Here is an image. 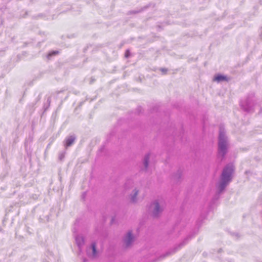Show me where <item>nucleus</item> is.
Listing matches in <instances>:
<instances>
[{
    "mask_svg": "<svg viewBox=\"0 0 262 262\" xmlns=\"http://www.w3.org/2000/svg\"><path fill=\"white\" fill-rule=\"evenodd\" d=\"M234 171V166L232 163L227 164L223 168L218 186L219 193L223 191L227 185L232 180V175Z\"/></svg>",
    "mask_w": 262,
    "mask_h": 262,
    "instance_id": "f257e3e1",
    "label": "nucleus"
},
{
    "mask_svg": "<svg viewBox=\"0 0 262 262\" xmlns=\"http://www.w3.org/2000/svg\"><path fill=\"white\" fill-rule=\"evenodd\" d=\"M255 104L254 94L249 93L245 100H241L240 105L242 108L247 113H250L253 111V107Z\"/></svg>",
    "mask_w": 262,
    "mask_h": 262,
    "instance_id": "f03ea898",
    "label": "nucleus"
},
{
    "mask_svg": "<svg viewBox=\"0 0 262 262\" xmlns=\"http://www.w3.org/2000/svg\"><path fill=\"white\" fill-rule=\"evenodd\" d=\"M228 152L227 142H218L217 157L222 161Z\"/></svg>",
    "mask_w": 262,
    "mask_h": 262,
    "instance_id": "7ed1b4c3",
    "label": "nucleus"
},
{
    "mask_svg": "<svg viewBox=\"0 0 262 262\" xmlns=\"http://www.w3.org/2000/svg\"><path fill=\"white\" fill-rule=\"evenodd\" d=\"M149 209L154 217H158L163 210V207L160 205L157 201H155L150 204Z\"/></svg>",
    "mask_w": 262,
    "mask_h": 262,
    "instance_id": "20e7f679",
    "label": "nucleus"
},
{
    "mask_svg": "<svg viewBox=\"0 0 262 262\" xmlns=\"http://www.w3.org/2000/svg\"><path fill=\"white\" fill-rule=\"evenodd\" d=\"M86 253L88 256L96 257L97 255V251L96 249V244L95 243H92L91 247L87 249Z\"/></svg>",
    "mask_w": 262,
    "mask_h": 262,
    "instance_id": "39448f33",
    "label": "nucleus"
},
{
    "mask_svg": "<svg viewBox=\"0 0 262 262\" xmlns=\"http://www.w3.org/2000/svg\"><path fill=\"white\" fill-rule=\"evenodd\" d=\"M134 240V237L132 233V231L128 232L127 235L124 238V242L126 247L131 245Z\"/></svg>",
    "mask_w": 262,
    "mask_h": 262,
    "instance_id": "423d86ee",
    "label": "nucleus"
},
{
    "mask_svg": "<svg viewBox=\"0 0 262 262\" xmlns=\"http://www.w3.org/2000/svg\"><path fill=\"white\" fill-rule=\"evenodd\" d=\"M76 136L72 135L67 137L64 140V147L66 148L71 146L75 142L76 140Z\"/></svg>",
    "mask_w": 262,
    "mask_h": 262,
    "instance_id": "0eeeda50",
    "label": "nucleus"
},
{
    "mask_svg": "<svg viewBox=\"0 0 262 262\" xmlns=\"http://www.w3.org/2000/svg\"><path fill=\"white\" fill-rule=\"evenodd\" d=\"M75 241L76 244L78 247L79 251L80 252L81 251L82 247L84 245V239L83 236L81 235H76L75 236Z\"/></svg>",
    "mask_w": 262,
    "mask_h": 262,
    "instance_id": "6e6552de",
    "label": "nucleus"
},
{
    "mask_svg": "<svg viewBox=\"0 0 262 262\" xmlns=\"http://www.w3.org/2000/svg\"><path fill=\"white\" fill-rule=\"evenodd\" d=\"M227 142V138L224 129L220 128L219 135L218 138V142Z\"/></svg>",
    "mask_w": 262,
    "mask_h": 262,
    "instance_id": "1a4fd4ad",
    "label": "nucleus"
},
{
    "mask_svg": "<svg viewBox=\"0 0 262 262\" xmlns=\"http://www.w3.org/2000/svg\"><path fill=\"white\" fill-rule=\"evenodd\" d=\"M213 80L217 82H221L222 81H228L229 79L226 76L218 74L214 77Z\"/></svg>",
    "mask_w": 262,
    "mask_h": 262,
    "instance_id": "9d476101",
    "label": "nucleus"
},
{
    "mask_svg": "<svg viewBox=\"0 0 262 262\" xmlns=\"http://www.w3.org/2000/svg\"><path fill=\"white\" fill-rule=\"evenodd\" d=\"M138 194V190H137L136 188H135L133 190V192L130 195V201L132 203H135L136 202L137 199L136 196Z\"/></svg>",
    "mask_w": 262,
    "mask_h": 262,
    "instance_id": "9b49d317",
    "label": "nucleus"
},
{
    "mask_svg": "<svg viewBox=\"0 0 262 262\" xmlns=\"http://www.w3.org/2000/svg\"><path fill=\"white\" fill-rule=\"evenodd\" d=\"M150 158V154L149 153L146 154L143 159V164L145 169H146L148 166L149 160Z\"/></svg>",
    "mask_w": 262,
    "mask_h": 262,
    "instance_id": "f8f14e48",
    "label": "nucleus"
},
{
    "mask_svg": "<svg viewBox=\"0 0 262 262\" xmlns=\"http://www.w3.org/2000/svg\"><path fill=\"white\" fill-rule=\"evenodd\" d=\"M191 238V237L190 236H188L186 238H185L184 241L182 242L181 243H180L178 246V247H177L176 248V249L175 250L173 251V252H174L175 251H176L177 250H178L179 249H180L182 246H183L184 245H185L186 244V243L187 242V241L190 239V238Z\"/></svg>",
    "mask_w": 262,
    "mask_h": 262,
    "instance_id": "ddd939ff",
    "label": "nucleus"
},
{
    "mask_svg": "<svg viewBox=\"0 0 262 262\" xmlns=\"http://www.w3.org/2000/svg\"><path fill=\"white\" fill-rule=\"evenodd\" d=\"M133 184V182L132 180H130V179L128 180L124 184L125 189H128L130 186H132Z\"/></svg>",
    "mask_w": 262,
    "mask_h": 262,
    "instance_id": "4468645a",
    "label": "nucleus"
},
{
    "mask_svg": "<svg viewBox=\"0 0 262 262\" xmlns=\"http://www.w3.org/2000/svg\"><path fill=\"white\" fill-rule=\"evenodd\" d=\"M59 52L58 51H53L49 52L47 55V58L50 59L52 56L58 54Z\"/></svg>",
    "mask_w": 262,
    "mask_h": 262,
    "instance_id": "2eb2a0df",
    "label": "nucleus"
},
{
    "mask_svg": "<svg viewBox=\"0 0 262 262\" xmlns=\"http://www.w3.org/2000/svg\"><path fill=\"white\" fill-rule=\"evenodd\" d=\"M182 173L180 170H178L177 173L173 176V179L179 180L181 177Z\"/></svg>",
    "mask_w": 262,
    "mask_h": 262,
    "instance_id": "dca6fc26",
    "label": "nucleus"
},
{
    "mask_svg": "<svg viewBox=\"0 0 262 262\" xmlns=\"http://www.w3.org/2000/svg\"><path fill=\"white\" fill-rule=\"evenodd\" d=\"M66 154V151H63L62 152H60L59 155V159L60 161H62L64 158Z\"/></svg>",
    "mask_w": 262,
    "mask_h": 262,
    "instance_id": "f3484780",
    "label": "nucleus"
},
{
    "mask_svg": "<svg viewBox=\"0 0 262 262\" xmlns=\"http://www.w3.org/2000/svg\"><path fill=\"white\" fill-rule=\"evenodd\" d=\"M148 7H149V6L147 5V6L143 7L141 10H140L138 11H132L130 13H137L142 12V11H144V10L146 9Z\"/></svg>",
    "mask_w": 262,
    "mask_h": 262,
    "instance_id": "a211bd4d",
    "label": "nucleus"
},
{
    "mask_svg": "<svg viewBox=\"0 0 262 262\" xmlns=\"http://www.w3.org/2000/svg\"><path fill=\"white\" fill-rule=\"evenodd\" d=\"M129 54H130L129 51L128 50H127V51L125 52V56L126 58H128V57L129 56Z\"/></svg>",
    "mask_w": 262,
    "mask_h": 262,
    "instance_id": "6ab92c4d",
    "label": "nucleus"
},
{
    "mask_svg": "<svg viewBox=\"0 0 262 262\" xmlns=\"http://www.w3.org/2000/svg\"><path fill=\"white\" fill-rule=\"evenodd\" d=\"M142 107L141 106H139L137 109V111L138 112V114H139L141 112Z\"/></svg>",
    "mask_w": 262,
    "mask_h": 262,
    "instance_id": "aec40b11",
    "label": "nucleus"
},
{
    "mask_svg": "<svg viewBox=\"0 0 262 262\" xmlns=\"http://www.w3.org/2000/svg\"><path fill=\"white\" fill-rule=\"evenodd\" d=\"M160 70H161V71H162L164 73H166V72L167 71V70L166 69H165V68H161L160 69Z\"/></svg>",
    "mask_w": 262,
    "mask_h": 262,
    "instance_id": "412c9836",
    "label": "nucleus"
},
{
    "mask_svg": "<svg viewBox=\"0 0 262 262\" xmlns=\"http://www.w3.org/2000/svg\"><path fill=\"white\" fill-rule=\"evenodd\" d=\"M85 196H86V192H84L82 193V195H81V196H82V199L83 200H84V198H85Z\"/></svg>",
    "mask_w": 262,
    "mask_h": 262,
    "instance_id": "4be33fe9",
    "label": "nucleus"
},
{
    "mask_svg": "<svg viewBox=\"0 0 262 262\" xmlns=\"http://www.w3.org/2000/svg\"><path fill=\"white\" fill-rule=\"evenodd\" d=\"M47 102L48 103V106H49L50 104V102H51V100H50V98H48V99H47Z\"/></svg>",
    "mask_w": 262,
    "mask_h": 262,
    "instance_id": "5701e85b",
    "label": "nucleus"
},
{
    "mask_svg": "<svg viewBox=\"0 0 262 262\" xmlns=\"http://www.w3.org/2000/svg\"><path fill=\"white\" fill-rule=\"evenodd\" d=\"M114 220H115V217H113L112 218L111 222V224H113Z\"/></svg>",
    "mask_w": 262,
    "mask_h": 262,
    "instance_id": "b1692460",
    "label": "nucleus"
},
{
    "mask_svg": "<svg viewBox=\"0 0 262 262\" xmlns=\"http://www.w3.org/2000/svg\"><path fill=\"white\" fill-rule=\"evenodd\" d=\"M40 95H39L36 99V102L39 101L40 100Z\"/></svg>",
    "mask_w": 262,
    "mask_h": 262,
    "instance_id": "393cba45",
    "label": "nucleus"
},
{
    "mask_svg": "<svg viewBox=\"0 0 262 262\" xmlns=\"http://www.w3.org/2000/svg\"><path fill=\"white\" fill-rule=\"evenodd\" d=\"M169 253L168 252L166 253V255L164 256V257H165L166 256L169 255Z\"/></svg>",
    "mask_w": 262,
    "mask_h": 262,
    "instance_id": "a878e982",
    "label": "nucleus"
},
{
    "mask_svg": "<svg viewBox=\"0 0 262 262\" xmlns=\"http://www.w3.org/2000/svg\"><path fill=\"white\" fill-rule=\"evenodd\" d=\"M83 261L86 262V259L85 258L83 259Z\"/></svg>",
    "mask_w": 262,
    "mask_h": 262,
    "instance_id": "bb28decb",
    "label": "nucleus"
},
{
    "mask_svg": "<svg viewBox=\"0 0 262 262\" xmlns=\"http://www.w3.org/2000/svg\"><path fill=\"white\" fill-rule=\"evenodd\" d=\"M48 107L45 108V111H46Z\"/></svg>",
    "mask_w": 262,
    "mask_h": 262,
    "instance_id": "cd10ccee",
    "label": "nucleus"
}]
</instances>
